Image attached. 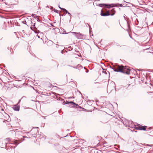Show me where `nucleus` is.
Wrapping results in <instances>:
<instances>
[{
	"mask_svg": "<svg viewBox=\"0 0 153 153\" xmlns=\"http://www.w3.org/2000/svg\"><path fill=\"white\" fill-rule=\"evenodd\" d=\"M110 68L114 70V71L115 72H120L124 73H126L128 75L130 74V70L128 68L126 67H124L122 65L118 66L117 70L115 69L114 68L111 67H110Z\"/></svg>",
	"mask_w": 153,
	"mask_h": 153,
	"instance_id": "1",
	"label": "nucleus"
},
{
	"mask_svg": "<svg viewBox=\"0 0 153 153\" xmlns=\"http://www.w3.org/2000/svg\"><path fill=\"white\" fill-rule=\"evenodd\" d=\"M115 88V84L114 82H112L108 84L107 89L108 92H111Z\"/></svg>",
	"mask_w": 153,
	"mask_h": 153,
	"instance_id": "2",
	"label": "nucleus"
},
{
	"mask_svg": "<svg viewBox=\"0 0 153 153\" xmlns=\"http://www.w3.org/2000/svg\"><path fill=\"white\" fill-rule=\"evenodd\" d=\"M111 11H114V13L112 14H110L109 11H107L106 13H102V10H101V15L102 16H106L109 15L113 16L115 14V11L114 9L113 8L111 9Z\"/></svg>",
	"mask_w": 153,
	"mask_h": 153,
	"instance_id": "3",
	"label": "nucleus"
},
{
	"mask_svg": "<svg viewBox=\"0 0 153 153\" xmlns=\"http://www.w3.org/2000/svg\"><path fill=\"white\" fill-rule=\"evenodd\" d=\"M118 4H108V5L101 4H100V6L101 7H102V6L101 5H105V6H107V7L109 8L110 7H117L118 6Z\"/></svg>",
	"mask_w": 153,
	"mask_h": 153,
	"instance_id": "4",
	"label": "nucleus"
},
{
	"mask_svg": "<svg viewBox=\"0 0 153 153\" xmlns=\"http://www.w3.org/2000/svg\"><path fill=\"white\" fill-rule=\"evenodd\" d=\"M76 37L78 39H84L85 38V36L82 34L78 33V35L76 36Z\"/></svg>",
	"mask_w": 153,
	"mask_h": 153,
	"instance_id": "5",
	"label": "nucleus"
},
{
	"mask_svg": "<svg viewBox=\"0 0 153 153\" xmlns=\"http://www.w3.org/2000/svg\"><path fill=\"white\" fill-rule=\"evenodd\" d=\"M146 126H140L137 127L136 129L140 130H146Z\"/></svg>",
	"mask_w": 153,
	"mask_h": 153,
	"instance_id": "6",
	"label": "nucleus"
},
{
	"mask_svg": "<svg viewBox=\"0 0 153 153\" xmlns=\"http://www.w3.org/2000/svg\"><path fill=\"white\" fill-rule=\"evenodd\" d=\"M13 108L15 111H19V106L18 105V104L16 105H14L13 107Z\"/></svg>",
	"mask_w": 153,
	"mask_h": 153,
	"instance_id": "7",
	"label": "nucleus"
},
{
	"mask_svg": "<svg viewBox=\"0 0 153 153\" xmlns=\"http://www.w3.org/2000/svg\"><path fill=\"white\" fill-rule=\"evenodd\" d=\"M69 103L72 104V105H74L76 104L75 103L73 102H69L68 101H66L65 104H68Z\"/></svg>",
	"mask_w": 153,
	"mask_h": 153,
	"instance_id": "8",
	"label": "nucleus"
},
{
	"mask_svg": "<svg viewBox=\"0 0 153 153\" xmlns=\"http://www.w3.org/2000/svg\"><path fill=\"white\" fill-rule=\"evenodd\" d=\"M20 20L21 21V22H22L23 24H25L26 23V22L25 20V19L23 18H22L21 19H20Z\"/></svg>",
	"mask_w": 153,
	"mask_h": 153,
	"instance_id": "9",
	"label": "nucleus"
},
{
	"mask_svg": "<svg viewBox=\"0 0 153 153\" xmlns=\"http://www.w3.org/2000/svg\"><path fill=\"white\" fill-rule=\"evenodd\" d=\"M59 7L60 9H62L63 10H64L65 12L66 13H68L69 15H70V16H71V14L70 13H69V12H68V11L66 10L64 8H61L60 7Z\"/></svg>",
	"mask_w": 153,
	"mask_h": 153,
	"instance_id": "10",
	"label": "nucleus"
},
{
	"mask_svg": "<svg viewBox=\"0 0 153 153\" xmlns=\"http://www.w3.org/2000/svg\"><path fill=\"white\" fill-rule=\"evenodd\" d=\"M71 33H72L73 34H75V35H78V33H76V32H72Z\"/></svg>",
	"mask_w": 153,
	"mask_h": 153,
	"instance_id": "11",
	"label": "nucleus"
},
{
	"mask_svg": "<svg viewBox=\"0 0 153 153\" xmlns=\"http://www.w3.org/2000/svg\"><path fill=\"white\" fill-rule=\"evenodd\" d=\"M35 26V23H34L33 25H32V27H31V29H32V28H34Z\"/></svg>",
	"mask_w": 153,
	"mask_h": 153,
	"instance_id": "12",
	"label": "nucleus"
},
{
	"mask_svg": "<svg viewBox=\"0 0 153 153\" xmlns=\"http://www.w3.org/2000/svg\"><path fill=\"white\" fill-rule=\"evenodd\" d=\"M109 13L110 14H112L114 13V11H111V10L109 12Z\"/></svg>",
	"mask_w": 153,
	"mask_h": 153,
	"instance_id": "13",
	"label": "nucleus"
},
{
	"mask_svg": "<svg viewBox=\"0 0 153 153\" xmlns=\"http://www.w3.org/2000/svg\"><path fill=\"white\" fill-rule=\"evenodd\" d=\"M58 11L57 10H54V12L57 13H58Z\"/></svg>",
	"mask_w": 153,
	"mask_h": 153,
	"instance_id": "14",
	"label": "nucleus"
},
{
	"mask_svg": "<svg viewBox=\"0 0 153 153\" xmlns=\"http://www.w3.org/2000/svg\"><path fill=\"white\" fill-rule=\"evenodd\" d=\"M120 6H122V4H120Z\"/></svg>",
	"mask_w": 153,
	"mask_h": 153,
	"instance_id": "15",
	"label": "nucleus"
},
{
	"mask_svg": "<svg viewBox=\"0 0 153 153\" xmlns=\"http://www.w3.org/2000/svg\"><path fill=\"white\" fill-rule=\"evenodd\" d=\"M24 97H22V98L21 99H22V98H23Z\"/></svg>",
	"mask_w": 153,
	"mask_h": 153,
	"instance_id": "16",
	"label": "nucleus"
},
{
	"mask_svg": "<svg viewBox=\"0 0 153 153\" xmlns=\"http://www.w3.org/2000/svg\"><path fill=\"white\" fill-rule=\"evenodd\" d=\"M152 24L153 25V22L152 23Z\"/></svg>",
	"mask_w": 153,
	"mask_h": 153,
	"instance_id": "17",
	"label": "nucleus"
},
{
	"mask_svg": "<svg viewBox=\"0 0 153 153\" xmlns=\"http://www.w3.org/2000/svg\"><path fill=\"white\" fill-rule=\"evenodd\" d=\"M9 138H7V139H8Z\"/></svg>",
	"mask_w": 153,
	"mask_h": 153,
	"instance_id": "18",
	"label": "nucleus"
},
{
	"mask_svg": "<svg viewBox=\"0 0 153 153\" xmlns=\"http://www.w3.org/2000/svg\"><path fill=\"white\" fill-rule=\"evenodd\" d=\"M1 99V98L0 97V99Z\"/></svg>",
	"mask_w": 153,
	"mask_h": 153,
	"instance_id": "19",
	"label": "nucleus"
}]
</instances>
